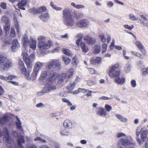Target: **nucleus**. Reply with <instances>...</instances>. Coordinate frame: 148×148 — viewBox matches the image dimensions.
Returning <instances> with one entry per match:
<instances>
[{"label": "nucleus", "mask_w": 148, "mask_h": 148, "mask_svg": "<svg viewBox=\"0 0 148 148\" xmlns=\"http://www.w3.org/2000/svg\"><path fill=\"white\" fill-rule=\"evenodd\" d=\"M63 18L64 24L69 27L73 26L75 22L69 9L67 8H64L63 11Z\"/></svg>", "instance_id": "1"}, {"label": "nucleus", "mask_w": 148, "mask_h": 148, "mask_svg": "<svg viewBox=\"0 0 148 148\" xmlns=\"http://www.w3.org/2000/svg\"><path fill=\"white\" fill-rule=\"evenodd\" d=\"M31 40L32 41V43L28 40L27 35L24 34L22 40L23 46L25 48L26 47L28 46H29L30 48L32 49L33 50H35L36 47V41L32 38H31Z\"/></svg>", "instance_id": "2"}, {"label": "nucleus", "mask_w": 148, "mask_h": 148, "mask_svg": "<svg viewBox=\"0 0 148 148\" xmlns=\"http://www.w3.org/2000/svg\"><path fill=\"white\" fill-rule=\"evenodd\" d=\"M12 65L11 62L5 57L0 55V71H3L7 70Z\"/></svg>", "instance_id": "3"}, {"label": "nucleus", "mask_w": 148, "mask_h": 148, "mask_svg": "<svg viewBox=\"0 0 148 148\" xmlns=\"http://www.w3.org/2000/svg\"><path fill=\"white\" fill-rule=\"evenodd\" d=\"M22 54L23 55V59L27 65V67L29 68H32V63L35 59V55L32 53L29 56L28 54L26 52L23 53Z\"/></svg>", "instance_id": "4"}, {"label": "nucleus", "mask_w": 148, "mask_h": 148, "mask_svg": "<svg viewBox=\"0 0 148 148\" xmlns=\"http://www.w3.org/2000/svg\"><path fill=\"white\" fill-rule=\"evenodd\" d=\"M56 73H53L51 76L47 79V83L45 84V86H48L50 88L49 89L52 91L56 89V86L53 84L56 82Z\"/></svg>", "instance_id": "5"}, {"label": "nucleus", "mask_w": 148, "mask_h": 148, "mask_svg": "<svg viewBox=\"0 0 148 148\" xmlns=\"http://www.w3.org/2000/svg\"><path fill=\"white\" fill-rule=\"evenodd\" d=\"M119 66L118 64H116L112 66L109 72V75L111 77L115 78L120 76L121 72Z\"/></svg>", "instance_id": "6"}, {"label": "nucleus", "mask_w": 148, "mask_h": 148, "mask_svg": "<svg viewBox=\"0 0 148 148\" xmlns=\"http://www.w3.org/2000/svg\"><path fill=\"white\" fill-rule=\"evenodd\" d=\"M53 42L51 40H48L47 42H41L38 44V47L42 53H45L46 50L48 49L51 47Z\"/></svg>", "instance_id": "7"}, {"label": "nucleus", "mask_w": 148, "mask_h": 148, "mask_svg": "<svg viewBox=\"0 0 148 148\" xmlns=\"http://www.w3.org/2000/svg\"><path fill=\"white\" fill-rule=\"evenodd\" d=\"M18 64L21 68L22 74L25 75L27 80L30 79L31 78L29 76V74L31 70L29 69L27 71L25 67L23 62L20 60L18 62Z\"/></svg>", "instance_id": "8"}, {"label": "nucleus", "mask_w": 148, "mask_h": 148, "mask_svg": "<svg viewBox=\"0 0 148 148\" xmlns=\"http://www.w3.org/2000/svg\"><path fill=\"white\" fill-rule=\"evenodd\" d=\"M120 143L123 146L127 147L135 144V143H133L132 139L130 136L126 137L125 138H122Z\"/></svg>", "instance_id": "9"}, {"label": "nucleus", "mask_w": 148, "mask_h": 148, "mask_svg": "<svg viewBox=\"0 0 148 148\" xmlns=\"http://www.w3.org/2000/svg\"><path fill=\"white\" fill-rule=\"evenodd\" d=\"M90 24V21L86 19H82L76 23V27L78 28H85L88 27Z\"/></svg>", "instance_id": "10"}, {"label": "nucleus", "mask_w": 148, "mask_h": 148, "mask_svg": "<svg viewBox=\"0 0 148 148\" xmlns=\"http://www.w3.org/2000/svg\"><path fill=\"white\" fill-rule=\"evenodd\" d=\"M44 64V63L40 62H37L36 63L34 69L36 76H37L39 70L42 68Z\"/></svg>", "instance_id": "11"}, {"label": "nucleus", "mask_w": 148, "mask_h": 148, "mask_svg": "<svg viewBox=\"0 0 148 148\" xmlns=\"http://www.w3.org/2000/svg\"><path fill=\"white\" fill-rule=\"evenodd\" d=\"M140 18L139 19L140 24L143 26L148 28V19L143 15H140Z\"/></svg>", "instance_id": "12"}, {"label": "nucleus", "mask_w": 148, "mask_h": 148, "mask_svg": "<svg viewBox=\"0 0 148 148\" xmlns=\"http://www.w3.org/2000/svg\"><path fill=\"white\" fill-rule=\"evenodd\" d=\"M135 45L138 49L144 55H146V51L141 42L139 41H137L135 42Z\"/></svg>", "instance_id": "13"}, {"label": "nucleus", "mask_w": 148, "mask_h": 148, "mask_svg": "<svg viewBox=\"0 0 148 148\" xmlns=\"http://www.w3.org/2000/svg\"><path fill=\"white\" fill-rule=\"evenodd\" d=\"M49 88L48 86H47L45 85V87L43 88L42 90L37 92V95L40 96H41L43 95L44 93H49L52 91L49 89Z\"/></svg>", "instance_id": "14"}, {"label": "nucleus", "mask_w": 148, "mask_h": 148, "mask_svg": "<svg viewBox=\"0 0 148 148\" xmlns=\"http://www.w3.org/2000/svg\"><path fill=\"white\" fill-rule=\"evenodd\" d=\"M63 125L65 128L68 129H71L72 128V123L69 119H66L65 120L63 123Z\"/></svg>", "instance_id": "15"}, {"label": "nucleus", "mask_w": 148, "mask_h": 148, "mask_svg": "<svg viewBox=\"0 0 148 148\" xmlns=\"http://www.w3.org/2000/svg\"><path fill=\"white\" fill-rule=\"evenodd\" d=\"M19 46V44L18 40L17 39H14L12 41V46L11 47L12 51L13 52H15Z\"/></svg>", "instance_id": "16"}, {"label": "nucleus", "mask_w": 148, "mask_h": 148, "mask_svg": "<svg viewBox=\"0 0 148 148\" xmlns=\"http://www.w3.org/2000/svg\"><path fill=\"white\" fill-rule=\"evenodd\" d=\"M84 40L89 45L94 44L96 42V40L95 38L90 37L88 36H85L84 38Z\"/></svg>", "instance_id": "17"}, {"label": "nucleus", "mask_w": 148, "mask_h": 148, "mask_svg": "<svg viewBox=\"0 0 148 148\" xmlns=\"http://www.w3.org/2000/svg\"><path fill=\"white\" fill-rule=\"evenodd\" d=\"M125 79L123 77H120V76L114 78V82L116 83L121 85H122L125 82Z\"/></svg>", "instance_id": "18"}, {"label": "nucleus", "mask_w": 148, "mask_h": 148, "mask_svg": "<svg viewBox=\"0 0 148 148\" xmlns=\"http://www.w3.org/2000/svg\"><path fill=\"white\" fill-rule=\"evenodd\" d=\"M148 130H144L141 132V139L143 142L146 141L147 138Z\"/></svg>", "instance_id": "19"}, {"label": "nucleus", "mask_w": 148, "mask_h": 148, "mask_svg": "<svg viewBox=\"0 0 148 148\" xmlns=\"http://www.w3.org/2000/svg\"><path fill=\"white\" fill-rule=\"evenodd\" d=\"M17 141L18 146L20 148H24L23 146L21 144L22 143H24L25 141L23 136H21L20 137L18 138L17 139Z\"/></svg>", "instance_id": "20"}, {"label": "nucleus", "mask_w": 148, "mask_h": 148, "mask_svg": "<svg viewBox=\"0 0 148 148\" xmlns=\"http://www.w3.org/2000/svg\"><path fill=\"white\" fill-rule=\"evenodd\" d=\"M96 114L97 115L101 116L103 115L105 116L107 114V112L104 108L99 107V110L97 111Z\"/></svg>", "instance_id": "21"}, {"label": "nucleus", "mask_w": 148, "mask_h": 148, "mask_svg": "<svg viewBox=\"0 0 148 148\" xmlns=\"http://www.w3.org/2000/svg\"><path fill=\"white\" fill-rule=\"evenodd\" d=\"M39 18L44 22L47 21L49 19V14L47 13H43L39 16Z\"/></svg>", "instance_id": "22"}, {"label": "nucleus", "mask_w": 148, "mask_h": 148, "mask_svg": "<svg viewBox=\"0 0 148 148\" xmlns=\"http://www.w3.org/2000/svg\"><path fill=\"white\" fill-rule=\"evenodd\" d=\"M53 63L54 67L56 69L58 70H60L61 69V63L59 60H52Z\"/></svg>", "instance_id": "23"}, {"label": "nucleus", "mask_w": 148, "mask_h": 148, "mask_svg": "<svg viewBox=\"0 0 148 148\" xmlns=\"http://www.w3.org/2000/svg\"><path fill=\"white\" fill-rule=\"evenodd\" d=\"M101 58L100 57H94L91 58L90 62L91 64H94L97 63L100 64L101 62Z\"/></svg>", "instance_id": "24"}, {"label": "nucleus", "mask_w": 148, "mask_h": 148, "mask_svg": "<svg viewBox=\"0 0 148 148\" xmlns=\"http://www.w3.org/2000/svg\"><path fill=\"white\" fill-rule=\"evenodd\" d=\"M80 46L83 52L86 53L88 51V47L86 46V44L84 42H81Z\"/></svg>", "instance_id": "25"}, {"label": "nucleus", "mask_w": 148, "mask_h": 148, "mask_svg": "<svg viewBox=\"0 0 148 148\" xmlns=\"http://www.w3.org/2000/svg\"><path fill=\"white\" fill-rule=\"evenodd\" d=\"M16 118L17 121L16 122V125L17 127V128L19 130L21 131H22L23 130V129L22 127L21 123L18 116H16Z\"/></svg>", "instance_id": "26"}, {"label": "nucleus", "mask_w": 148, "mask_h": 148, "mask_svg": "<svg viewBox=\"0 0 148 148\" xmlns=\"http://www.w3.org/2000/svg\"><path fill=\"white\" fill-rule=\"evenodd\" d=\"M38 43H40L41 42H45L47 40V38L44 36H40L38 38Z\"/></svg>", "instance_id": "27"}, {"label": "nucleus", "mask_w": 148, "mask_h": 148, "mask_svg": "<svg viewBox=\"0 0 148 148\" xmlns=\"http://www.w3.org/2000/svg\"><path fill=\"white\" fill-rule=\"evenodd\" d=\"M115 116L118 119L121 121L123 122H126L128 120L125 117H123L121 115L116 114Z\"/></svg>", "instance_id": "28"}, {"label": "nucleus", "mask_w": 148, "mask_h": 148, "mask_svg": "<svg viewBox=\"0 0 148 148\" xmlns=\"http://www.w3.org/2000/svg\"><path fill=\"white\" fill-rule=\"evenodd\" d=\"M8 117L6 116H4L0 119V123L3 125L7 122L8 120Z\"/></svg>", "instance_id": "29"}, {"label": "nucleus", "mask_w": 148, "mask_h": 148, "mask_svg": "<svg viewBox=\"0 0 148 148\" xmlns=\"http://www.w3.org/2000/svg\"><path fill=\"white\" fill-rule=\"evenodd\" d=\"M83 36V35L81 33H79L77 35V37L78 39L76 41V44L78 46H79V43L81 42Z\"/></svg>", "instance_id": "30"}, {"label": "nucleus", "mask_w": 148, "mask_h": 148, "mask_svg": "<svg viewBox=\"0 0 148 148\" xmlns=\"http://www.w3.org/2000/svg\"><path fill=\"white\" fill-rule=\"evenodd\" d=\"M17 1H18L17 3L18 7L25 6L27 3L26 0H18Z\"/></svg>", "instance_id": "31"}, {"label": "nucleus", "mask_w": 148, "mask_h": 148, "mask_svg": "<svg viewBox=\"0 0 148 148\" xmlns=\"http://www.w3.org/2000/svg\"><path fill=\"white\" fill-rule=\"evenodd\" d=\"M75 85L76 84L75 82H73L69 84L67 86L66 88L69 91H71L74 89Z\"/></svg>", "instance_id": "32"}, {"label": "nucleus", "mask_w": 148, "mask_h": 148, "mask_svg": "<svg viewBox=\"0 0 148 148\" xmlns=\"http://www.w3.org/2000/svg\"><path fill=\"white\" fill-rule=\"evenodd\" d=\"M50 5L53 9L56 10L60 11L62 9V8L61 7L57 6L54 4L53 2L52 1L51 2Z\"/></svg>", "instance_id": "33"}, {"label": "nucleus", "mask_w": 148, "mask_h": 148, "mask_svg": "<svg viewBox=\"0 0 148 148\" xmlns=\"http://www.w3.org/2000/svg\"><path fill=\"white\" fill-rule=\"evenodd\" d=\"M1 134L2 136H6L9 135V132L8 129L5 127H4L3 131L1 132Z\"/></svg>", "instance_id": "34"}, {"label": "nucleus", "mask_w": 148, "mask_h": 148, "mask_svg": "<svg viewBox=\"0 0 148 148\" xmlns=\"http://www.w3.org/2000/svg\"><path fill=\"white\" fill-rule=\"evenodd\" d=\"M1 21L4 22L5 24H10V19L9 18L5 16H3L1 18Z\"/></svg>", "instance_id": "35"}, {"label": "nucleus", "mask_w": 148, "mask_h": 148, "mask_svg": "<svg viewBox=\"0 0 148 148\" xmlns=\"http://www.w3.org/2000/svg\"><path fill=\"white\" fill-rule=\"evenodd\" d=\"M100 47L99 45H95V49L93 51L94 53L95 54H98L100 53Z\"/></svg>", "instance_id": "36"}, {"label": "nucleus", "mask_w": 148, "mask_h": 148, "mask_svg": "<svg viewBox=\"0 0 148 148\" xmlns=\"http://www.w3.org/2000/svg\"><path fill=\"white\" fill-rule=\"evenodd\" d=\"M62 60L66 65L68 64L71 60V59L68 57L66 56H63L62 57Z\"/></svg>", "instance_id": "37"}, {"label": "nucleus", "mask_w": 148, "mask_h": 148, "mask_svg": "<svg viewBox=\"0 0 148 148\" xmlns=\"http://www.w3.org/2000/svg\"><path fill=\"white\" fill-rule=\"evenodd\" d=\"M62 51L63 53L66 55H68L69 56H72L71 52L68 49L65 48H63Z\"/></svg>", "instance_id": "38"}, {"label": "nucleus", "mask_w": 148, "mask_h": 148, "mask_svg": "<svg viewBox=\"0 0 148 148\" xmlns=\"http://www.w3.org/2000/svg\"><path fill=\"white\" fill-rule=\"evenodd\" d=\"M46 9V8L45 6H42L40 8H38V14H40L43 12H45Z\"/></svg>", "instance_id": "39"}, {"label": "nucleus", "mask_w": 148, "mask_h": 148, "mask_svg": "<svg viewBox=\"0 0 148 148\" xmlns=\"http://www.w3.org/2000/svg\"><path fill=\"white\" fill-rule=\"evenodd\" d=\"M131 53L133 55L136 56H138L142 59H143L144 58V57L141 53H138L136 51H132L131 52Z\"/></svg>", "instance_id": "40"}, {"label": "nucleus", "mask_w": 148, "mask_h": 148, "mask_svg": "<svg viewBox=\"0 0 148 148\" xmlns=\"http://www.w3.org/2000/svg\"><path fill=\"white\" fill-rule=\"evenodd\" d=\"M140 132H136V139L139 145H141L142 142L140 139L139 138V136Z\"/></svg>", "instance_id": "41"}, {"label": "nucleus", "mask_w": 148, "mask_h": 148, "mask_svg": "<svg viewBox=\"0 0 148 148\" xmlns=\"http://www.w3.org/2000/svg\"><path fill=\"white\" fill-rule=\"evenodd\" d=\"M140 132H136V139L139 145H141L142 142L140 139L139 138V136Z\"/></svg>", "instance_id": "42"}, {"label": "nucleus", "mask_w": 148, "mask_h": 148, "mask_svg": "<svg viewBox=\"0 0 148 148\" xmlns=\"http://www.w3.org/2000/svg\"><path fill=\"white\" fill-rule=\"evenodd\" d=\"M16 33L14 29L13 28H11L10 30V36L12 38H14L16 36Z\"/></svg>", "instance_id": "43"}, {"label": "nucleus", "mask_w": 148, "mask_h": 148, "mask_svg": "<svg viewBox=\"0 0 148 148\" xmlns=\"http://www.w3.org/2000/svg\"><path fill=\"white\" fill-rule=\"evenodd\" d=\"M14 24L15 25L16 28V31L17 33L19 32V26L18 25V23L16 19L15 18H14Z\"/></svg>", "instance_id": "44"}, {"label": "nucleus", "mask_w": 148, "mask_h": 148, "mask_svg": "<svg viewBox=\"0 0 148 148\" xmlns=\"http://www.w3.org/2000/svg\"><path fill=\"white\" fill-rule=\"evenodd\" d=\"M47 75V73L46 71L43 72L40 77V79L41 80H43Z\"/></svg>", "instance_id": "45"}, {"label": "nucleus", "mask_w": 148, "mask_h": 148, "mask_svg": "<svg viewBox=\"0 0 148 148\" xmlns=\"http://www.w3.org/2000/svg\"><path fill=\"white\" fill-rule=\"evenodd\" d=\"M87 84L89 86H91L93 85L96 84V82L91 80H88L87 81Z\"/></svg>", "instance_id": "46"}, {"label": "nucleus", "mask_w": 148, "mask_h": 148, "mask_svg": "<svg viewBox=\"0 0 148 148\" xmlns=\"http://www.w3.org/2000/svg\"><path fill=\"white\" fill-rule=\"evenodd\" d=\"M131 69V66L129 63L126 64L125 68V70L126 73H128L130 71Z\"/></svg>", "instance_id": "47"}, {"label": "nucleus", "mask_w": 148, "mask_h": 148, "mask_svg": "<svg viewBox=\"0 0 148 148\" xmlns=\"http://www.w3.org/2000/svg\"><path fill=\"white\" fill-rule=\"evenodd\" d=\"M107 46L105 43L103 44L102 46V53H105L107 50Z\"/></svg>", "instance_id": "48"}, {"label": "nucleus", "mask_w": 148, "mask_h": 148, "mask_svg": "<svg viewBox=\"0 0 148 148\" xmlns=\"http://www.w3.org/2000/svg\"><path fill=\"white\" fill-rule=\"evenodd\" d=\"M73 69H71L66 74L68 77L69 78L71 77L73 75Z\"/></svg>", "instance_id": "49"}, {"label": "nucleus", "mask_w": 148, "mask_h": 148, "mask_svg": "<svg viewBox=\"0 0 148 148\" xmlns=\"http://www.w3.org/2000/svg\"><path fill=\"white\" fill-rule=\"evenodd\" d=\"M73 69H71L66 74L68 77L69 78L71 77L73 75Z\"/></svg>", "instance_id": "50"}, {"label": "nucleus", "mask_w": 148, "mask_h": 148, "mask_svg": "<svg viewBox=\"0 0 148 148\" xmlns=\"http://www.w3.org/2000/svg\"><path fill=\"white\" fill-rule=\"evenodd\" d=\"M62 100L63 102L66 103H67V105L69 106H71L72 105V103L70 101L65 98H62Z\"/></svg>", "instance_id": "51"}, {"label": "nucleus", "mask_w": 148, "mask_h": 148, "mask_svg": "<svg viewBox=\"0 0 148 148\" xmlns=\"http://www.w3.org/2000/svg\"><path fill=\"white\" fill-rule=\"evenodd\" d=\"M99 38H100L101 41L103 42H105L106 41V38L104 34H102L99 35Z\"/></svg>", "instance_id": "52"}, {"label": "nucleus", "mask_w": 148, "mask_h": 148, "mask_svg": "<svg viewBox=\"0 0 148 148\" xmlns=\"http://www.w3.org/2000/svg\"><path fill=\"white\" fill-rule=\"evenodd\" d=\"M60 77L63 80H64L65 79L69 78L66 73H63L59 75Z\"/></svg>", "instance_id": "53"}, {"label": "nucleus", "mask_w": 148, "mask_h": 148, "mask_svg": "<svg viewBox=\"0 0 148 148\" xmlns=\"http://www.w3.org/2000/svg\"><path fill=\"white\" fill-rule=\"evenodd\" d=\"M10 28V24H5L4 27V29H5L6 32V34H7V32L9 33V31Z\"/></svg>", "instance_id": "54"}, {"label": "nucleus", "mask_w": 148, "mask_h": 148, "mask_svg": "<svg viewBox=\"0 0 148 148\" xmlns=\"http://www.w3.org/2000/svg\"><path fill=\"white\" fill-rule=\"evenodd\" d=\"M130 18L132 21L137 20L138 19V18L136 17L134 14H130L129 15Z\"/></svg>", "instance_id": "55"}, {"label": "nucleus", "mask_w": 148, "mask_h": 148, "mask_svg": "<svg viewBox=\"0 0 148 148\" xmlns=\"http://www.w3.org/2000/svg\"><path fill=\"white\" fill-rule=\"evenodd\" d=\"M123 27L125 29H128L130 30H132L134 27L133 25L130 26L128 25H123Z\"/></svg>", "instance_id": "56"}, {"label": "nucleus", "mask_w": 148, "mask_h": 148, "mask_svg": "<svg viewBox=\"0 0 148 148\" xmlns=\"http://www.w3.org/2000/svg\"><path fill=\"white\" fill-rule=\"evenodd\" d=\"M105 108L108 112H109L112 109V108L111 106L108 104H106L105 106Z\"/></svg>", "instance_id": "57"}, {"label": "nucleus", "mask_w": 148, "mask_h": 148, "mask_svg": "<svg viewBox=\"0 0 148 148\" xmlns=\"http://www.w3.org/2000/svg\"><path fill=\"white\" fill-rule=\"evenodd\" d=\"M34 140L37 141V140H39L42 143H46V141L45 139H42L41 138L39 137H37L34 138Z\"/></svg>", "instance_id": "58"}, {"label": "nucleus", "mask_w": 148, "mask_h": 148, "mask_svg": "<svg viewBox=\"0 0 148 148\" xmlns=\"http://www.w3.org/2000/svg\"><path fill=\"white\" fill-rule=\"evenodd\" d=\"M112 99V98L108 97L105 96H103L102 97H101L99 98V100H108L109 99Z\"/></svg>", "instance_id": "59"}, {"label": "nucleus", "mask_w": 148, "mask_h": 148, "mask_svg": "<svg viewBox=\"0 0 148 148\" xmlns=\"http://www.w3.org/2000/svg\"><path fill=\"white\" fill-rule=\"evenodd\" d=\"M5 138L6 141L7 143H10L11 142V138L10 136L9 135L5 136Z\"/></svg>", "instance_id": "60"}, {"label": "nucleus", "mask_w": 148, "mask_h": 148, "mask_svg": "<svg viewBox=\"0 0 148 148\" xmlns=\"http://www.w3.org/2000/svg\"><path fill=\"white\" fill-rule=\"evenodd\" d=\"M84 16V14L83 13H79L76 15V18L77 19H81Z\"/></svg>", "instance_id": "61"}, {"label": "nucleus", "mask_w": 148, "mask_h": 148, "mask_svg": "<svg viewBox=\"0 0 148 148\" xmlns=\"http://www.w3.org/2000/svg\"><path fill=\"white\" fill-rule=\"evenodd\" d=\"M130 83L132 86L133 88L135 87L136 86V81L134 80H132L131 81Z\"/></svg>", "instance_id": "62"}, {"label": "nucleus", "mask_w": 148, "mask_h": 148, "mask_svg": "<svg viewBox=\"0 0 148 148\" xmlns=\"http://www.w3.org/2000/svg\"><path fill=\"white\" fill-rule=\"evenodd\" d=\"M38 8H33L31 9V11L32 13L34 14H38Z\"/></svg>", "instance_id": "63"}, {"label": "nucleus", "mask_w": 148, "mask_h": 148, "mask_svg": "<svg viewBox=\"0 0 148 148\" xmlns=\"http://www.w3.org/2000/svg\"><path fill=\"white\" fill-rule=\"evenodd\" d=\"M125 134L122 132L116 134V137L118 138H120L122 136H125Z\"/></svg>", "instance_id": "64"}]
</instances>
